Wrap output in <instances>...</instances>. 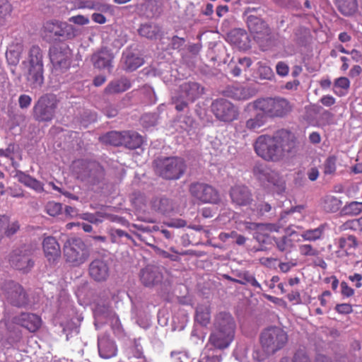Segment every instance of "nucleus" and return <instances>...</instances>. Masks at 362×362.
Returning a JSON list of instances; mask_svg holds the SVG:
<instances>
[{"instance_id":"f257e3e1","label":"nucleus","mask_w":362,"mask_h":362,"mask_svg":"<svg viewBox=\"0 0 362 362\" xmlns=\"http://www.w3.org/2000/svg\"><path fill=\"white\" fill-rule=\"evenodd\" d=\"M294 147V136L285 129H281L273 135H260L254 143L256 154L268 162H279L283 160Z\"/></svg>"},{"instance_id":"f03ea898","label":"nucleus","mask_w":362,"mask_h":362,"mask_svg":"<svg viewBox=\"0 0 362 362\" xmlns=\"http://www.w3.org/2000/svg\"><path fill=\"white\" fill-rule=\"evenodd\" d=\"M235 330V322L232 315L228 313L221 312L214 318L209 341L214 348L224 349L233 341Z\"/></svg>"},{"instance_id":"7ed1b4c3","label":"nucleus","mask_w":362,"mask_h":362,"mask_svg":"<svg viewBox=\"0 0 362 362\" xmlns=\"http://www.w3.org/2000/svg\"><path fill=\"white\" fill-rule=\"evenodd\" d=\"M261 111L266 118L283 117L292 110V105L283 98H261L247 104L245 110Z\"/></svg>"},{"instance_id":"20e7f679","label":"nucleus","mask_w":362,"mask_h":362,"mask_svg":"<svg viewBox=\"0 0 362 362\" xmlns=\"http://www.w3.org/2000/svg\"><path fill=\"white\" fill-rule=\"evenodd\" d=\"M259 341L264 354L258 358L261 361L282 349L288 341V334L283 329L272 326L262 332Z\"/></svg>"},{"instance_id":"39448f33","label":"nucleus","mask_w":362,"mask_h":362,"mask_svg":"<svg viewBox=\"0 0 362 362\" xmlns=\"http://www.w3.org/2000/svg\"><path fill=\"white\" fill-rule=\"evenodd\" d=\"M153 167L156 174L167 180L180 179L187 169L185 160L177 156L158 158L153 161Z\"/></svg>"},{"instance_id":"423d86ee","label":"nucleus","mask_w":362,"mask_h":362,"mask_svg":"<svg viewBox=\"0 0 362 362\" xmlns=\"http://www.w3.org/2000/svg\"><path fill=\"white\" fill-rule=\"evenodd\" d=\"M64 256L72 267H80L89 258L90 250L81 238H71L64 244Z\"/></svg>"},{"instance_id":"0eeeda50","label":"nucleus","mask_w":362,"mask_h":362,"mask_svg":"<svg viewBox=\"0 0 362 362\" xmlns=\"http://www.w3.org/2000/svg\"><path fill=\"white\" fill-rule=\"evenodd\" d=\"M59 100L54 93H45L35 103L33 115L37 122H50L55 117Z\"/></svg>"},{"instance_id":"6e6552de","label":"nucleus","mask_w":362,"mask_h":362,"mask_svg":"<svg viewBox=\"0 0 362 362\" xmlns=\"http://www.w3.org/2000/svg\"><path fill=\"white\" fill-rule=\"evenodd\" d=\"M74 171L78 179L93 185L98 183L105 175L104 168L96 161L76 160L74 163Z\"/></svg>"},{"instance_id":"1a4fd4ad","label":"nucleus","mask_w":362,"mask_h":362,"mask_svg":"<svg viewBox=\"0 0 362 362\" xmlns=\"http://www.w3.org/2000/svg\"><path fill=\"white\" fill-rule=\"evenodd\" d=\"M190 195L199 203L218 204L221 199L220 193L214 187L204 182H193L189 185Z\"/></svg>"},{"instance_id":"9d476101","label":"nucleus","mask_w":362,"mask_h":362,"mask_svg":"<svg viewBox=\"0 0 362 362\" xmlns=\"http://www.w3.org/2000/svg\"><path fill=\"white\" fill-rule=\"evenodd\" d=\"M211 109L216 118L221 122H231L238 118V108L225 98L214 100Z\"/></svg>"},{"instance_id":"9b49d317","label":"nucleus","mask_w":362,"mask_h":362,"mask_svg":"<svg viewBox=\"0 0 362 362\" xmlns=\"http://www.w3.org/2000/svg\"><path fill=\"white\" fill-rule=\"evenodd\" d=\"M254 175L262 182H267L268 186H272L274 191L280 194L284 192L286 185L284 180L279 173L271 170L267 166L256 165L253 169Z\"/></svg>"},{"instance_id":"f8f14e48","label":"nucleus","mask_w":362,"mask_h":362,"mask_svg":"<svg viewBox=\"0 0 362 362\" xmlns=\"http://www.w3.org/2000/svg\"><path fill=\"white\" fill-rule=\"evenodd\" d=\"M247 23L254 40L260 46H264L271 40V30L267 23L262 19L250 16L248 17Z\"/></svg>"},{"instance_id":"ddd939ff","label":"nucleus","mask_w":362,"mask_h":362,"mask_svg":"<svg viewBox=\"0 0 362 362\" xmlns=\"http://www.w3.org/2000/svg\"><path fill=\"white\" fill-rule=\"evenodd\" d=\"M31 255L32 250L25 246L21 249L15 250L11 255L10 264L18 270L28 272L34 266Z\"/></svg>"},{"instance_id":"4468645a","label":"nucleus","mask_w":362,"mask_h":362,"mask_svg":"<svg viewBox=\"0 0 362 362\" xmlns=\"http://www.w3.org/2000/svg\"><path fill=\"white\" fill-rule=\"evenodd\" d=\"M6 298L10 304L18 308L28 304V295L21 284L9 281L6 284Z\"/></svg>"},{"instance_id":"2eb2a0df","label":"nucleus","mask_w":362,"mask_h":362,"mask_svg":"<svg viewBox=\"0 0 362 362\" xmlns=\"http://www.w3.org/2000/svg\"><path fill=\"white\" fill-rule=\"evenodd\" d=\"M231 202L235 206H247L252 201V193L249 187L243 184H236L229 190Z\"/></svg>"},{"instance_id":"dca6fc26","label":"nucleus","mask_w":362,"mask_h":362,"mask_svg":"<svg viewBox=\"0 0 362 362\" xmlns=\"http://www.w3.org/2000/svg\"><path fill=\"white\" fill-rule=\"evenodd\" d=\"M337 250L335 254L337 257L341 259L346 257H354L356 250L359 245L357 238L354 235L339 237L337 240Z\"/></svg>"},{"instance_id":"f3484780","label":"nucleus","mask_w":362,"mask_h":362,"mask_svg":"<svg viewBox=\"0 0 362 362\" xmlns=\"http://www.w3.org/2000/svg\"><path fill=\"white\" fill-rule=\"evenodd\" d=\"M49 58L54 70L63 73L68 70L71 64L69 52L62 47H53L49 49Z\"/></svg>"},{"instance_id":"a211bd4d","label":"nucleus","mask_w":362,"mask_h":362,"mask_svg":"<svg viewBox=\"0 0 362 362\" xmlns=\"http://www.w3.org/2000/svg\"><path fill=\"white\" fill-rule=\"evenodd\" d=\"M12 322L28 329L30 332H37L42 325L41 317L36 314L30 313H21L14 316Z\"/></svg>"},{"instance_id":"6ab92c4d","label":"nucleus","mask_w":362,"mask_h":362,"mask_svg":"<svg viewBox=\"0 0 362 362\" xmlns=\"http://www.w3.org/2000/svg\"><path fill=\"white\" fill-rule=\"evenodd\" d=\"M180 97L193 103L199 99L204 93V88L196 81H185L179 87Z\"/></svg>"},{"instance_id":"aec40b11","label":"nucleus","mask_w":362,"mask_h":362,"mask_svg":"<svg viewBox=\"0 0 362 362\" xmlns=\"http://www.w3.org/2000/svg\"><path fill=\"white\" fill-rule=\"evenodd\" d=\"M280 227L276 224L267 223L265 226H259L258 232L254 234V238L262 245L261 250H265L275 242V238L271 235L273 232H278Z\"/></svg>"},{"instance_id":"412c9836","label":"nucleus","mask_w":362,"mask_h":362,"mask_svg":"<svg viewBox=\"0 0 362 362\" xmlns=\"http://www.w3.org/2000/svg\"><path fill=\"white\" fill-rule=\"evenodd\" d=\"M98 353L101 358L108 359L117 354L115 342L107 334H103L98 339Z\"/></svg>"},{"instance_id":"4be33fe9","label":"nucleus","mask_w":362,"mask_h":362,"mask_svg":"<svg viewBox=\"0 0 362 362\" xmlns=\"http://www.w3.org/2000/svg\"><path fill=\"white\" fill-rule=\"evenodd\" d=\"M163 275L159 269L155 266H147L140 272V280L144 286L151 287L160 283Z\"/></svg>"},{"instance_id":"5701e85b","label":"nucleus","mask_w":362,"mask_h":362,"mask_svg":"<svg viewBox=\"0 0 362 362\" xmlns=\"http://www.w3.org/2000/svg\"><path fill=\"white\" fill-rule=\"evenodd\" d=\"M88 270L90 277L96 281H104L109 276V267L107 262L101 259L93 260Z\"/></svg>"},{"instance_id":"b1692460","label":"nucleus","mask_w":362,"mask_h":362,"mask_svg":"<svg viewBox=\"0 0 362 362\" xmlns=\"http://www.w3.org/2000/svg\"><path fill=\"white\" fill-rule=\"evenodd\" d=\"M42 248L47 259L49 262H54L61 256L60 245L55 238L48 236L44 238Z\"/></svg>"},{"instance_id":"393cba45","label":"nucleus","mask_w":362,"mask_h":362,"mask_svg":"<svg viewBox=\"0 0 362 362\" xmlns=\"http://www.w3.org/2000/svg\"><path fill=\"white\" fill-rule=\"evenodd\" d=\"M112 54L107 49H101L91 57L94 67L98 69H107L110 71L112 67Z\"/></svg>"},{"instance_id":"a878e982","label":"nucleus","mask_w":362,"mask_h":362,"mask_svg":"<svg viewBox=\"0 0 362 362\" xmlns=\"http://www.w3.org/2000/svg\"><path fill=\"white\" fill-rule=\"evenodd\" d=\"M44 66H28L25 75L32 88H40L44 83Z\"/></svg>"},{"instance_id":"bb28decb","label":"nucleus","mask_w":362,"mask_h":362,"mask_svg":"<svg viewBox=\"0 0 362 362\" xmlns=\"http://www.w3.org/2000/svg\"><path fill=\"white\" fill-rule=\"evenodd\" d=\"M253 111L255 114L245 120V128L247 131L257 132L261 127L266 124L267 119L262 112L257 110Z\"/></svg>"},{"instance_id":"cd10ccee","label":"nucleus","mask_w":362,"mask_h":362,"mask_svg":"<svg viewBox=\"0 0 362 362\" xmlns=\"http://www.w3.org/2000/svg\"><path fill=\"white\" fill-rule=\"evenodd\" d=\"M66 26L65 23L60 22L57 20H49L44 23L43 29L47 33L56 37H63L65 35L66 31L64 28Z\"/></svg>"},{"instance_id":"c85d7f7f","label":"nucleus","mask_w":362,"mask_h":362,"mask_svg":"<svg viewBox=\"0 0 362 362\" xmlns=\"http://www.w3.org/2000/svg\"><path fill=\"white\" fill-rule=\"evenodd\" d=\"M339 11L345 16H351L358 11L357 0H334Z\"/></svg>"},{"instance_id":"c756f323","label":"nucleus","mask_w":362,"mask_h":362,"mask_svg":"<svg viewBox=\"0 0 362 362\" xmlns=\"http://www.w3.org/2000/svg\"><path fill=\"white\" fill-rule=\"evenodd\" d=\"M131 83L127 78H121L112 81L108 83L105 88V93L107 94H115L122 93L130 88Z\"/></svg>"},{"instance_id":"7c9ffc66","label":"nucleus","mask_w":362,"mask_h":362,"mask_svg":"<svg viewBox=\"0 0 362 362\" xmlns=\"http://www.w3.org/2000/svg\"><path fill=\"white\" fill-rule=\"evenodd\" d=\"M224 94L228 98L238 100H245L250 98L248 90L238 85L228 86L224 90Z\"/></svg>"},{"instance_id":"2f4dec72","label":"nucleus","mask_w":362,"mask_h":362,"mask_svg":"<svg viewBox=\"0 0 362 362\" xmlns=\"http://www.w3.org/2000/svg\"><path fill=\"white\" fill-rule=\"evenodd\" d=\"M16 177L21 183L33 189L37 192H42L44 191L43 184L29 175L23 172H19L17 173Z\"/></svg>"},{"instance_id":"473e14b6","label":"nucleus","mask_w":362,"mask_h":362,"mask_svg":"<svg viewBox=\"0 0 362 362\" xmlns=\"http://www.w3.org/2000/svg\"><path fill=\"white\" fill-rule=\"evenodd\" d=\"M123 146L129 149H136L143 144V137L135 132H124Z\"/></svg>"},{"instance_id":"72a5a7b5","label":"nucleus","mask_w":362,"mask_h":362,"mask_svg":"<svg viewBox=\"0 0 362 362\" xmlns=\"http://www.w3.org/2000/svg\"><path fill=\"white\" fill-rule=\"evenodd\" d=\"M23 52V45L21 42H13L8 48L6 57L9 64L16 65L21 59Z\"/></svg>"},{"instance_id":"f704fd0d","label":"nucleus","mask_w":362,"mask_h":362,"mask_svg":"<svg viewBox=\"0 0 362 362\" xmlns=\"http://www.w3.org/2000/svg\"><path fill=\"white\" fill-rule=\"evenodd\" d=\"M152 209L163 214H166L173 210L171 201L165 197H156L151 202Z\"/></svg>"},{"instance_id":"c9c22d12","label":"nucleus","mask_w":362,"mask_h":362,"mask_svg":"<svg viewBox=\"0 0 362 362\" xmlns=\"http://www.w3.org/2000/svg\"><path fill=\"white\" fill-rule=\"evenodd\" d=\"M195 320L202 326H206L211 320V308L208 305H199L196 309Z\"/></svg>"},{"instance_id":"e433bc0d","label":"nucleus","mask_w":362,"mask_h":362,"mask_svg":"<svg viewBox=\"0 0 362 362\" xmlns=\"http://www.w3.org/2000/svg\"><path fill=\"white\" fill-rule=\"evenodd\" d=\"M124 132H110L100 137V141L105 144L115 146H123Z\"/></svg>"},{"instance_id":"4c0bfd02","label":"nucleus","mask_w":362,"mask_h":362,"mask_svg":"<svg viewBox=\"0 0 362 362\" xmlns=\"http://www.w3.org/2000/svg\"><path fill=\"white\" fill-rule=\"evenodd\" d=\"M28 66L43 65V54L41 48L37 45H33L28 51Z\"/></svg>"},{"instance_id":"58836bf2","label":"nucleus","mask_w":362,"mask_h":362,"mask_svg":"<svg viewBox=\"0 0 362 362\" xmlns=\"http://www.w3.org/2000/svg\"><path fill=\"white\" fill-rule=\"evenodd\" d=\"M124 69L132 71L140 67L144 64V59L132 53H127L123 57Z\"/></svg>"},{"instance_id":"ea45409f","label":"nucleus","mask_w":362,"mask_h":362,"mask_svg":"<svg viewBox=\"0 0 362 362\" xmlns=\"http://www.w3.org/2000/svg\"><path fill=\"white\" fill-rule=\"evenodd\" d=\"M325 230V225L321 224L316 228L304 230L301 234V237L306 241H316L322 238Z\"/></svg>"},{"instance_id":"a19ab883","label":"nucleus","mask_w":362,"mask_h":362,"mask_svg":"<svg viewBox=\"0 0 362 362\" xmlns=\"http://www.w3.org/2000/svg\"><path fill=\"white\" fill-rule=\"evenodd\" d=\"M235 276L238 277V284L241 285L250 284L255 288L262 289L260 284L256 280L255 276L249 271L238 272Z\"/></svg>"},{"instance_id":"79ce46f5","label":"nucleus","mask_w":362,"mask_h":362,"mask_svg":"<svg viewBox=\"0 0 362 362\" xmlns=\"http://www.w3.org/2000/svg\"><path fill=\"white\" fill-rule=\"evenodd\" d=\"M341 205L339 199L332 195H327L323 201V208L327 212L334 213L337 211Z\"/></svg>"},{"instance_id":"37998d69","label":"nucleus","mask_w":362,"mask_h":362,"mask_svg":"<svg viewBox=\"0 0 362 362\" xmlns=\"http://www.w3.org/2000/svg\"><path fill=\"white\" fill-rule=\"evenodd\" d=\"M362 212V202H351L346 204L342 209L341 213L346 216H356Z\"/></svg>"},{"instance_id":"c03bdc74","label":"nucleus","mask_w":362,"mask_h":362,"mask_svg":"<svg viewBox=\"0 0 362 362\" xmlns=\"http://www.w3.org/2000/svg\"><path fill=\"white\" fill-rule=\"evenodd\" d=\"M274 243L281 252H289L294 246L293 240L290 235H285L279 239L275 238Z\"/></svg>"},{"instance_id":"a18cd8bd","label":"nucleus","mask_w":362,"mask_h":362,"mask_svg":"<svg viewBox=\"0 0 362 362\" xmlns=\"http://www.w3.org/2000/svg\"><path fill=\"white\" fill-rule=\"evenodd\" d=\"M337 157L336 156H329L323 163V173L325 175H332L337 170Z\"/></svg>"},{"instance_id":"49530a36","label":"nucleus","mask_w":362,"mask_h":362,"mask_svg":"<svg viewBox=\"0 0 362 362\" xmlns=\"http://www.w3.org/2000/svg\"><path fill=\"white\" fill-rule=\"evenodd\" d=\"M138 31L141 36L148 39L155 38L158 33V29L150 24L141 25Z\"/></svg>"},{"instance_id":"de8ad7c7","label":"nucleus","mask_w":362,"mask_h":362,"mask_svg":"<svg viewBox=\"0 0 362 362\" xmlns=\"http://www.w3.org/2000/svg\"><path fill=\"white\" fill-rule=\"evenodd\" d=\"M299 252L304 257H317L320 255V251L310 244L300 245Z\"/></svg>"},{"instance_id":"09e8293b","label":"nucleus","mask_w":362,"mask_h":362,"mask_svg":"<svg viewBox=\"0 0 362 362\" xmlns=\"http://www.w3.org/2000/svg\"><path fill=\"white\" fill-rule=\"evenodd\" d=\"M62 205L55 202H49L45 206L46 212L51 216H56L61 214Z\"/></svg>"},{"instance_id":"8fccbe9b","label":"nucleus","mask_w":362,"mask_h":362,"mask_svg":"<svg viewBox=\"0 0 362 362\" xmlns=\"http://www.w3.org/2000/svg\"><path fill=\"white\" fill-rule=\"evenodd\" d=\"M280 362H308V358L303 353L297 352L295 354L293 358L284 357L281 359Z\"/></svg>"},{"instance_id":"3c124183","label":"nucleus","mask_w":362,"mask_h":362,"mask_svg":"<svg viewBox=\"0 0 362 362\" xmlns=\"http://www.w3.org/2000/svg\"><path fill=\"white\" fill-rule=\"evenodd\" d=\"M338 230L341 233L346 230H358L355 219L349 220L338 227Z\"/></svg>"},{"instance_id":"603ef678","label":"nucleus","mask_w":362,"mask_h":362,"mask_svg":"<svg viewBox=\"0 0 362 362\" xmlns=\"http://www.w3.org/2000/svg\"><path fill=\"white\" fill-rule=\"evenodd\" d=\"M334 85L336 88L347 90L350 87V81L348 78L341 76L335 79Z\"/></svg>"},{"instance_id":"864d4df0","label":"nucleus","mask_w":362,"mask_h":362,"mask_svg":"<svg viewBox=\"0 0 362 362\" xmlns=\"http://www.w3.org/2000/svg\"><path fill=\"white\" fill-rule=\"evenodd\" d=\"M258 72L259 73L260 77L264 79H269L273 75L272 70L269 66L260 64L258 68Z\"/></svg>"},{"instance_id":"5fc2aeb1","label":"nucleus","mask_w":362,"mask_h":362,"mask_svg":"<svg viewBox=\"0 0 362 362\" xmlns=\"http://www.w3.org/2000/svg\"><path fill=\"white\" fill-rule=\"evenodd\" d=\"M81 218L93 224H98L103 222V219L96 216V212L94 214L84 213L82 214Z\"/></svg>"},{"instance_id":"6e6d98bb","label":"nucleus","mask_w":362,"mask_h":362,"mask_svg":"<svg viewBox=\"0 0 362 362\" xmlns=\"http://www.w3.org/2000/svg\"><path fill=\"white\" fill-rule=\"evenodd\" d=\"M181 98H182L180 96L172 99L173 103L175 105V110L178 112L183 111L188 106L187 100H181Z\"/></svg>"},{"instance_id":"4d7b16f0","label":"nucleus","mask_w":362,"mask_h":362,"mask_svg":"<svg viewBox=\"0 0 362 362\" xmlns=\"http://www.w3.org/2000/svg\"><path fill=\"white\" fill-rule=\"evenodd\" d=\"M32 102V98L30 95L22 94L18 98V104L21 108H28Z\"/></svg>"},{"instance_id":"13d9d810","label":"nucleus","mask_w":362,"mask_h":362,"mask_svg":"<svg viewBox=\"0 0 362 362\" xmlns=\"http://www.w3.org/2000/svg\"><path fill=\"white\" fill-rule=\"evenodd\" d=\"M335 310L340 314H349L353 312L352 306L349 303L337 304L335 307Z\"/></svg>"},{"instance_id":"bf43d9fd","label":"nucleus","mask_w":362,"mask_h":362,"mask_svg":"<svg viewBox=\"0 0 362 362\" xmlns=\"http://www.w3.org/2000/svg\"><path fill=\"white\" fill-rule=\"evenodd\" d=\"M69 21L77 25H86L89 23V19L88 17H86L82 15H77L74 16H71L69 18Z\"/></svg>"},{"instance_id":"052dcab7","label":"nucleus","mask_w":362,"mask_h":362,"mask_svg":"<svg viewBox=\"0 0 362 362\" xmlns=\"http://www.w3.org/2000/svg\"><path fill=\"white\" fill-rule=\"evenodd\" d=\"M287 298L290 302L293 303L294 304H300L301 303V296L300 293L297 290L291 291L288 295Z\"/></svg>"},{"instance_id":"680f3d73","label":"nucleus","mask_w":362,"mask_h":362,"mask_svg":"<svg viewBox=\"0 0 362 362\" xmlns=\"http://www.w3.org/2000/svg\"><path fill=\"white\" fill-rule=\"evenodd\" d=\"M15 150L14 144H9L6 149L0 148V156L13 159V155Z\"/></svg>"},{"instance_id":"e2e57ef3","label":"nucleus","mask_w":362,"mask_h":362,"mask_svg":"<svg viewBox=\"0 0 362 362\" xmlns=\"http://www.w3.org/2000/svg\"><path fill=\"white\" fill-rule=\"evenodd\" d=\"M276 73L281 76H285L288 74V66L284 62H279L276 66Z\"/></svg>"},{"instance_id":"0e129e2a","label":"nucleus","mask_w":362,"mask_h":362,"mask_svg":"<svg viewBox=\"0 0 362 362\" xmlns=\"http://www.w3.org/2000/svg\"><path fill=\"white\" fill-rule=\"evenodd\" d=\"M19 228L20 225L18 221L13 222L7 226L5 235L8 237L11 236L18 230Z\"/></svg>"},{"instance_id":"69168bd1","label":"nucleus","mask_w":362,"mask_h":362,"mask_svg":"<svg viewBox=\"0 0 362 362\" xmlns=\"http://www.w3.org/2000/svg\"><path fill=\"white\" fill-rule=\"evenodd\" d=\"M96 216H98V218H102L103 220L104 218H106L112 222L120 221L122 220V218H119L117 216L112 215V214L103 212V211H97Z\"/></svg>"},{"instance_id":"338daca9","label":"nucleus","mask_w":362,"mask_h":362,"mask_svg":"<svg viewBox=\"0 0 362 362\" xmlns=\"http://www.w3.org/2000/svg\"><path fill=\"white\" fill-rule=\"evenodd\" d=\"M341 294L346 297H351L354 294V290L349 286L345 281L341 283Z\"/></svg>"},{"instance_id":"774afa93","label":"nucleus","mask_w":362,"mask_h":362,"mask_svg":"<svg viewBox=\"0 0 362 362\" xmlns=\"http://www.w3.org/2000/svg\"><path fill=\"white\" fill-rule=\"evenodd\" d=\"M185 42V40L183 37H180L177 35H175L172 37L171 40L172 48L174 49H180L183 46Z\"/></svg>"}]
</instances>
